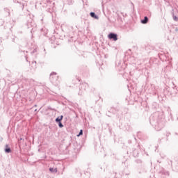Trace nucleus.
Returning <instances> with one entry per match:
<instances>
[{
  "label": "nucleus",
  "mask_w": 178,
  "mask_h": 178,
  "mask_svg": "<svg viewBox=\"0 0 178 178\" xmlns=\"http://www.w3.org/2000/svg\"><path fill=\"white\" fill-rule=\"evenodd\" d=\"M149 122L150 124L156 127L157 130H161V129H163V122L159 120L156 115H152L149 118Z\"/></svg>",
  "instance_id": "f257e3e1"
},
{
  "label": "nucleus",
  "mask_w": 178,
  "mask_h": 178,
  "mask_svg": "<svg viewBox=\"0 0 178 178\" xmlns=\"http://www.w3.org/2000/svg\"><path fill=\"white\" fill-rule=\"evenodd\" d=\"M88 87V83H81L79 86V92H78V95H83V91H86Z\"/></svg>",
  "instance_id": "f03ea898"
},
{
  "label": "nucleus",
  "mask_w": 178,
  "mask_h": 178,
  "mask_svg": "<svg viewBox=\"0 0 178 178\" xmlns=\"http://www.w3.org/2000/svg\"><path fill=\"white\" fill-rule=\"evenodd\" d=\"M108 38L111 41H118V40L119 39L118 33H115L113 32H111L110 33H108Z\"/></svg>",
  "instance_id": "7ed1b4c3"
},
{
  "label": "nucleus",
  "mask_w": 178,
  "mask_h": 178,
  "mask_svg": "<svg viewBox=\"0 0 178 178\" xmlns=\"http://www.w3.org/2000/svg\"><path fill=\"white\" fill-rule=\"evenodd\" d=\"M50 81L51 83H56V80H58V76H56V72H52L51 74H50Z\"/></svg>",
  "instance_id": "20e7f679"
},
{
  "label": "nucleus",
  "mask_w": 178,
  "mask_h": 178,
  "mask_svg": "<svg viewBox=\"0 0 178 178\" xmlns=\"http://www.w3.org/2000/svg\"><path fill=\"white\" fill-rule=\"evenodd\" d=\"M170 163H171V166L173 169V170H175V172H178V161H170Z\"/></svg>",
  "instance_id": "39448f33"
},
{
  "label": "nucleus",
  "mask_w": 178,
  "mask_h": 178,
  "mask_svg": "<svg viewBox=\"0 0 178 178\" xmlns=\"http://www.w3.org/2000/svg\"><path fill=\"white\" fill-rule=\"evenodd\" d=\"M90 17H92V19H95L96 20H98L99 19L98 15H97L95 12H90Z\"/></svg>",
  "instance_id": "423d86ee"
},
{
  "label": "nucleus",
  "mask_w": 178,
  "mask_h": 178,
  "mask_svg": "<svg viewBox=\"0 0 178 178\" xmlns=\"http://www.w3.org/2000/svg\"><path fill=\"white\" fill-rule=\"evenodd\" d=\"M4 151H5L6 154L12 153V149L10 148V147H9V145H6Z\"/></svg>",
  "instance_id": "0eeeda50"
},
{
  "label": "nucleus",
  "mask_w": 178,
  "mask_h": 178,
  "mask_svg": "<svg viewBox=\"0 0 178 178\" xmlns=\"http://www.w3.org/2000/svg\"><path fill=\"white\" fill-rule=\"evenodd\" d=\"M148 22H149V19L147 16H145L144 19L140 20V23L142 24H147V23H148Z\"/></svg>",
  "instance_id": "6e6552de"
},
{
  "label": "nucleus",
  "mask_w": 178,
  "mask_h": 178,
  "mask_svg": "<svg viewBox=\"0 0 178 178\" xmlns=\"http://www.w3.org/2000/svg\"><path fill=\"white\" fill-rule=\"evenodd\" d=\"M113 111H115V108L113 107H111L108 110V112L106 113V116H108V118H111V113H112V112H113Z\"/></svg>",
  "instance_id": "1a4fd4ad"
},
{
  "label": "nucleus",
  "mask_w": 178,
  "mask_h": 178,
  "mask_svg": "<svg viewBox=\"0 0 178 178\" xmlns=\"http://www.w3.org/2000/svg\"><path fill=\"white\" fill-rule=\"evenodd\" d=\"M159 175H164V176H169V171H166L165 169L161 170Z\"/></svg>",
  "instance_id": "9d476101"
},
{
  "label": "nucleus",
  "mask_w": 178,
  "mask_h": 178,
  "mask_svg": "<svg viewBox=\"0 0 178 178\" xmlns=\"http://www.w3.org/2000/svg\"><path fill=\"white\" fill-rule=\"evenodd\" d=\"M62 120H63V115L58 116L55 119L56 123H60Z\"/></svg>",
  "instance_id": "9b49d317"
},
{
  "label": "nucleus",
  "mask_w": 178,
  "mask_h": 178,
  "mask_svg": "<svg viewBox=\"0 0 178 178\" xmlns=\"http://www.w3.org/2000/svg\"><path fill=\"white\" fill-rule=\"evenodd\" d=\"M49 170L51 173H58V168H54L50 167L49 168Z\"/></svg>",
  "instance_id": "f8f14e48"
},
{
  "label": "nucleus",
  "mask_w": 178,
  "mask_h": 178,
  "mask_svg": "<svg viewBox=\"0 0 178 178\" xmlns=\"http://www.w3.org/2000/svg\"><path fill=\"white\" fill-rule=\"evenodd\" d=\"M118 112H119V108H114L113 112H112V113L113 115H117L116 117L119 118V113H118Z\"/></svg>",
  "instance_id": "ddd939ff"
},
{
  "label": "nucleus",
  "mask_w": 178,
  "mask_h": 178,
  "mask_svg": "<svg viewBox=\"0 0 178 178\" xmlns=\"http://www.w3.org/2000/svg\"><path fill=\"white\" fill-rule=\"evenodd\" d=\"M132 152H133V155L135 158L136 156H138V150H137V149H132Z\"/></svg>",
  "instance_id": "4468645a"
},
{
  "label": "nucleus",
  "mask_w": 178,
  "mask_h": 178,
  "mask_svg": "<svg viewBox=\"0 0 178 178\" xmlns=\"http://www.w3.org/2000/svg\"><path fill=\"white\" fill-rule=\"evenodd\" d=\"M172 18L175 22H178V17L175 15V13H172Z\"/></svg>",
  "instance_id": "2eb2a0df"
},
{
  "label": "nucleus",
  "mask_w": 178,
  "mask_h": 178,
  "mask_svg": "<svg viewBox=\"0 0 178 178\" xmlns=\"http://www.w3.org/2000/svg\"><path fill=\"white\" fill-rule=\"evenodd\" d=\"M136 163H137L138 165H141V163H143V161L141 159H136L135 160Z\"/></svg>",
  "instance_id": "dca6fc26"
},
{
  "label": "nucleus",
  "mask_w": 178,
  "mask_h": 178,
  "mask_svg": "<svg viewBox=\"0 0 178 178\" xmlns=\"http://www.w3.org/2000/svg\"><path fill=\"white\" fill-rule=\"evenodd\" d=\"M9 24H10V23L8 22V23L6 24V25L4 26V29H9V30H10V29H12V27H10V26H9Z\"/></svg>",
  "instance_id": "f3484780"
},
{
  "label": "nucleus",
  "mask_w": 178,
  "mask_h": 178,
  "mask_svg": "<svg viewBox=\"0 0 178 178\" xmlns=\"http://www.w3.org/2000/svg\"><path fill=\"white\" fill-rule=\"evenodd\" d=\"M80 136H83V129H80L79 134L76 135V137H80Z\"/></svg>",
  "instance_id": "a211bd4d"
},
{
  "label": "nucleus",
  "mask_w": 178,
  "mask_h": 178,
  "mask_svg": "<svg viewBox=\"0 0 178 178\" xmlns=\"http://www.w3.org/2000/svg\"><path fill=\"white\" fill-rule=\"evenodd\" d=\"M57 124H58V127L60 128V129H62V127H63V124L62 123V122H57Z\"/></svg>",
  "instance_id": "6ab92c4d"
},
{
  "label": "nucleus",
  "mask_w": 178,
  "mask_h": 178,
  "mask_svg": "<svg viewBox=\"0 0 178 178\" xmlns=\"http://www.w3.org/2000/svg\"><path fill=\"white\" fill-rule=\"evenodd\" d=\"M4 10H5L6 13V15H7L8 16H9V15H10V13L9 12V9H8V8H4Z\"/></svg>",
  "instance_id": "aec40b11"
},
{
  "label": "nucleus",
  "mask_w": 178,
  "mask_h": 178,
  "mask_svg": "<svg viewBox=\"0 0 178 178\" xmlns=\"http://www.w3.org/2000/svg\"><path fill=\"white\" fill-rule=\"evenodd\" d=\"M47 109H48L49 111H54L55 112H56V109L52 108V107H51V106H49L47 107Z\"/></svg>",
  "instance_id": "412c9836"
},
{
  "label": "nucleus",
  "mask_w": 178,
  "mask_h": 178,
  "mask_svg": "<svg viewBox=\"0 0 178 178\" xmlns=\"http://www.w3.org/2000/svg\"><path fill=\"white\" fill-rule=\"evenodd\" d=\"M37 52V48H35L31 52V54L33 55V54H36Z\"/></svg>",
  "instance_id": "4be33fe9"
},
{
  "label": "nucleus",
  "mask_w": 178,
  "mask_h": 178,
  "mask_svg": "<svg viewBox=\"0 0 178 178\" xmlns=\"http://www.w3.org/2000/svg\"><path fill=\"white\" fill-rule=\"evenodd\" d=\"M3 24V19H0V26Z\"/></svg>",
  "instance_id": "5701e85b"
},
{
  "label": "nucleus",
  "mask_w": 178,
  "mask_h": 178,
  "mask_svg": "<svg viewBox=\"0 0 178 178\" xmlns=\"http://www.w3.org/2000/svg\"><path fill=\"white\" fill-rule=\"evenodd\" d=\"M15 40H16V38H13L12 39L13 42H16Z\"/></svg>",
  "instance_id": "b1692460"
},
{
  "label": "nucleus",
  "mask_w": 178,
  "mask_h": 178,
  "mask_svg": "<svg viewBox=\"0 0 178 178\" xmlns=\"http://www.w3.org/2000/svg\"><path fill=\"white\" fill-rule=\"evenodd\" d=\"M170 136V133L168 132V133L166 134V137H169Z\"/></svg>",
  "instance_id": "393cba45"
},
{
  "label": "nucleus",
  "mask_w": 178,
  "mask_h": 178,
  "mask_svg": "<svg viewBox=\"0 0 178 178\" xmlns=\"http://www.w3.org/2000/svg\"><path fill=\"white\" fill-rule=\"evenodd\" d=\"M32 63H33V65H35H35H37V61H33V62H32Z\"/></svg>",
  "instance_id": "a878e982"
},
{
  "label": "nucleus",
  "mask_w": 178,
  "mask_h": 178,
  "mask_svg": "<svg viewBox=\"0 0 178 178\" xmlns=\"http://www.w3.org/2000/svg\"><path fill=\"white\" fill-rule=\"evenodd\" d=\"M25 58H26V62H28L29 60H27V56H25Z\"/></svg>",
  "instance_id": "bb28decb"
},
{
  "label": "nucleus",
  "mask_w": 178,
  "mask_h": 178,
  "mask_svg": "<svg viewBox=\"0 0 178 178\" xmlns=\"http://www.w3.org/2000/svg\"><path fill=\"white\" fill-rule=\"evenodd\" d=\"M110 173H113V175H115V172L112 171V172H110Z\"/></svg>",
  "instance_id": "cd10ccee"
},
{
  "label": "nucleus",
  "mask_w": 178,
  "mask_h": 178,
  "mask_svg": "<svg viewBox=\"0 0 178 178\" xmlns=\"http://www.w3.org/2000/svg\"><path fill=\"white\" fill-rule=\"evenodd\" d=\"M3 140V138L1 137V141H2Z\"/></svg>",
  "instance_id": "c85d7f7f"
},
{
  "label": "nucleus",
  "mask_w": 178,
  "mask_h": 178,
  "mask_svg": "<svg viewBox=\"0 0 178 178\" xmlns=\"http://www.w3.org/2000/svg\"><path fill=\"white\" fill-rule=\"evenodd\" d=\"M33 29H32L31 30V33H33Z\"/></svg>",
  "instance_id": "c756f323"
},
{
  "label": "nucleus",
  "mask_w": 178,
  "mask_h": 178,
  "mask_svg": "<svg viewBox=\"0 0 178 178\" xmlns=\"http://www.w3.org/2000/svg\"><path fill=\"white\" fill-rule=\"evenodd\" d=\"M68 148H69V146H67L66 148H65V149H67Z\"/></svg>",
  "instance_id": "7c9ffc66"
},
{
  "label": "nucleus",
  "mask_w": 178,
  "mask_h": 178,
  "mask_svg": "<svg viewBox=\"0 0 178 178\" xmlns=\"http://www.w3.org/2000/svg\"><path fill=\"white\" fill-rule=\"evenodd\" d=\"M115 176H116V175H113V177H112V178H115Z\"/></svg>",
  "instance_id": "2f4dec72"
},
{
  "label": "nucleus",
  "mask_w": 178,
  "mask_h": 178,
  "mask_svg": "<svg viewBox=\"0 0 178 178\" xmlns=\"http://www.w3.org/2000/svg\"><path fill=\"white\" fill-rule=\"evenodd\" d=\"M72 1H71L70 3H69V5H72Z\"/></svg>",
  "instance_id": "473e14b6"
},
{
  "label": "nucleus",
  "mask_w": 178,
  "mask_h": 178,
  "mask_svg": "<svg viewBox=\"0 0 178 178\" xmlns=\"http://www.w3.org/2000/svg\"><path fill=\"white\" fill-rule=\"evenodd\" d=\"M30 25H31V24H30V23H28V26H30Z\"/></svg>",
  "instance_id": "72a5a7b5"
},
{
  "label": "nucleus",
  "mask_w": 178,
  "mask_h": 178,
  "mask_svg": "<svg viewBox=\"0 0 178 178\" xmlns=\"http://www.w3.org/2000/svg\"><path fill=\"white\" fill-rule=\"evenodd\" d=\"M24 140V139H23V138H20V140Z\"/></svg>",
  "instance_id": "f704fd0d"
},
{
  "label": "nucleus",
  "mask_w": 178,
  "mask_h": 178,
  "mask_svg": "<svg viewBox=\"0 0 178 178\" xmlns=\"http://www.w3.org/2000/svg\"><path fill=\"white\" fill-rule=\"evenodd\" d=\"M35 112H37V109H35Z\"/></svg>",
  "instance_id": "c9c22d12"
},
{
  "label": "nucleus",
  "mask_w": 178,
  "mask_h": 178,
  "mask_svg": "<svg viewBox=\"0 0 178 178\" xmlns=\"http://www.w3.org/2000/svg\"><path fill=\"white\" fill-rule=\"evenodd\" d=\"M37 106V104H35V106Z\"/></svg>",
  "instance_id": "e433bc0d"
}]
</instances>
